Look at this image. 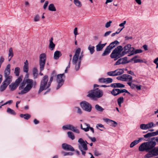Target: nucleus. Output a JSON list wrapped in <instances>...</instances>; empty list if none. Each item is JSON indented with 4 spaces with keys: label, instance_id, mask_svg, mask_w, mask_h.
<instances>
[{
    "label": "nucleus",
    "instance_id": "obj_6",
    "mask_svg": "<svg viewBox=\"0 0 158 158\" xmlns=\"http://www.w3.org/2000/svg\"><path fill=\"white\" fill-rule=\"evenodd\" d=\"M103 94L102 91L98 88L89 91L87 96L94 99L102 97Z\"/></svg>",
    "mask_w": 158,
    "mask_h": 158
},
{
    "label": "nucleus",
    "instance_id": "obj_26",
    "mask_svg": "<svg viewBox=\"0 0 158 158\" xmlns=\"http://www.w3.org/2000/svg\"><path fill=\"white\" fill-rule=\"evenodd\" d=\"M98 81L101 83L108 84L109 83V78H101L98 79Z\"/></svg>",
    "mask_w": 158,
    "mask_h": 158
},
{
    "label": "nucleus",
    "instance_id": "obj_42",
    "mask_svg": "<svg viewBox=\"0 0 158 158\" xmlns=\"http://www.w3.org/2000/svg\"><path fill=\"white\" fill-rule=\"evenodd\" d=\"M20 72V69L19 67H16L15 69L14 73L16 76H19Z\"/></svg>",
    "mask_w": 158,
    "mask_h": 158
},
{
    "label": "nucleus",
    "instance_id": "obj_47",
    "mask_svg": "<svg viewBox=\"0 0 158 158\" xmlns=\"http://www.w3.org/2000/svg\"><path fill=\"white\" fill-rule=\"evenodd\" d=\"M74 109L77 111L78 114H81L82 113V110L79 107H74Z\"/></svg>",
    "mask_w": 158,
    "mask_h": 158
},
{
    "label": "nucleus",
    "instance_id": "obj_4",
    "mask_svg": "<svg viewBox=\"0 0 158 158\" xmlns=\"http://www.w3.org/2000/svg\"><path fill=\"white\" fill-rule=\"evenodd\" d=\"M123 48L121 46H118L112 52L110 56L112 58H114V60H116L118 58L124 56L123 53Z\"/></svg>",
    "mask_w": 158,
    "mask_h": 158
},
{
    "label": "nucleus",
    "instance_id": "obj_58",
    "mask_svg": "<svg viewBox=\"0 0 158 158\" xmlns=\"http://www.w3.org/2000/svg\"><path fill=\"white\" fill-rule=\"evenodd\" d=\"M123 74L121 76L118 77L117 78V79L123 81Z\"/></svg>",
    "mask_w": 158,
    "mask_h": 158
},
{
    "label": "nucleus",
    "instance_id": "obj_61",
    "mask_svg": "<svg viewBox=\"0 0 158 158\" xmlns=\"http://www.w3.org/2000/svg\"><path fill=\"white\" fill-rule=\"evenodd\" d=\"M4 59L3 56H1L0 57V63L2 64L4 61Z\"/></svg>",
    "mask_w": 158,
    "mask_h": 158
},
{
    "label": "nucleus",
    "instance_id": "obj_31",
    "mask_svg": "<svg viewBox=\"0 0 158 158\" xmlns=\"http://www.w3.org/2000/svg\"><path fill=\"white\" fill-rule=\"evenodd\" d=\"M88 49L89 51L91 54H92L94 52L95 47L94 46L89 45L88 47Z\"/></svg>",
    "mask_w": 158,
    "mask_h": 158
},
{
    "label": "nucleus",
    "instance_id": "obj_48",
    "mask_svg": "<svg viewBox=\"0 0 158 158\" xmlns=\"http://www.w3.org/2000/svg\"><path fill=\"white\" fill-rule=\"evenodd\" d=\"M109 54V46L107 47L106 48L104 51L102 55V56H105L106 55H108Z\"/></svg>",
    "mask_w": 158,
    "mask_h": 158
},
{
    "label": "nucleus",
    "instance_id": "obj_5",
    "mask_svg": "<svg viewBox=\"0 0 158 158\" xmlns=\"http://www.w3.org/2000/svg\"><path fill=\"white\" fill-rule=\"evenodd\" d=\"M50 85H51L48 82V76L45 75L41 80L38 93L40 94L44 90L46 89L50 86Z\"/></svg>",
    "mask_w": 158,
    "mask_h": 158
},
{
    "label": "nucleus",
    "instance_id": "obj_9",
    "mask_svg": "<svg viewBox=\"0 0 158 158\" xmlns=\"http://www.w3.org/2000/svg\"><path fill=\"white\" fill-rule=\"evenodd\" d=\"M23 77L20 76L15 80V82L12 83L9 85V88L11 91L15 90L20 84L22 81Z\"/></svg>",
    "mask_w": 158,
    "mask_h": 158
},
{
    "label": "nucleus",
    "instance_id": "obj_12",
    "mask_svg": "<svg viewBox=\"0 0 158 158\" xmlns=\"http://www.w3.org/2000/svg\"><path fill=\"white\" fill-rule=\"evenodd\" d=\"M62 129L64 130H69L73 131V132L77 133H79V130L73 125L69 124L64 125L62 127Z\"/></svg>",
    "mask_w": 158,
    "mask_h": 158
},
{
    "label": "nucleus",
    "instance_id": "obj_60",
    "mask_svg": "<svg viewBox=\"0 0 158 158\" xmlns=\"http://www.w3.org/2000/svg\"><path fill=\"white\" fill-rule=\"evenodd\" d=\"M89 138L93 142H95L96 140V138L94 137H89Z\"/></svg>",
    "mask_w": 158,
    "mask_h": 158
},
{
    "label": "nucleus",
    "instance_id": "obj_24",
    "mask_svg": "<svg viewBox=\"0 0 158 158\" xmlns=\"http://www.w3.org/2000/svg\"><path fill=\"white\" fill-rule=\"evenodd\" d=\"M24 64L23 71L24 72L27 73L28 71V63L27 60L25 61Z\"/></svg>",
    "mask_w": 158,
    "mask_h": 158
},
{
    "label": "nucleus",
    "instance_id": "obj_37",
    "mask_svg": "<svg viewBox=\"0 0 158 158\" xmlns=\"http://www.w3.org/2000/svg\"><path fill=\"white\" fill-rule=\"evenodd\" d=\"M147 130L152 128L155 126L154 123L151 122L146 124Z\"/></svg>",
    "mask_w": 158,
    "mask_h": 158
},
{
    "label": "nucleus",
    "instance_id": "obj_22",
    "mask_svg": "<svg viewBox=\"0 0 158 158\" xmlns=\"http://www.w3.org/2000/svg\"><path fill=\"white\" fill-rule=\"evenodd\" d=\"M10 64H7L4 71L5 77L10 76Z\"/></svg>",
    "mask_w": 158,
    "mask_h": 158
},
{
    "label": "nucleus",
    "instance_id": "obj_32",
    "mask_svg": "<svg viewBox=\"0 0 158 158\" xmlns=\"http://www.w3.org/2000/svg\"><path fill=\"white\" fill-rule=\"evenodd\" d=\"M56 76V72L55 71H53L51 75V76L49 80V81H48V82L50 83V84L51 85V83L54 77H55Z\"/></svg>",
    "mask_w": 158,
    "mask_h": 158
},
{
    "label": "nucleus",
    "instance_id": "obj_19",
    "mask_svg": "<svg viewBox=\"0 0 158 158\" xmlns=\"http://www.w3.org/2000/svg\"><path fill=\"white\" fill-rule=\"evenodd\" d=\"M123 81L130 82L132 81V77L130 75L127 74H123Z\"/></svg>",
    "mask_w": 158,
    "mask_h": 158
},
{
    "label": "nucleus",
    "instance_id": "obj_10",
    "mask_svg": "<svg viewBox=\"0 0 158 158\" xmlns=\"http://www.w3.org/2000/svg\"><path fill=\"white\" fill-rule=\"evenodd\" d=\"M80 106L82 109L86 111L89 112L92 110V106L88 102L84 101L81 102L80 104Z\"/></svg>",
    "mask_w": 158,
    "mask_h": 158
},
{
    "label": "nucleus",
    "instance_id": "obj_21",
    "mask_svg": "<svg viewBox=\"0 0 158 158\" xmlns=\"http://www.w3.org/2000/svg\"><path fill=\"white\" fill-rule=\"evenodd\" d=\"M143 139V138H138V139L137 140H135L133 142H132L130 145V147L131 148H132L134 147L139 142H140Z\"/></svg>",
    "mask_w": 158,
    "mask_h": 158
},
{
    "label": "nucleus",
    "instance_id": "obj_40",
    "mask_svg": "<svg viewBox=\"0 0 158 158\" xmlns=\"http://www.w3.org/2000/svg\"><path fill=\"white\" fill-rule=\"evenodd\" d=\"M20 116L21 118H24V119L27 120L30 118L31 116L28 114H21L20 115Z\"/></svg>",
    "mask_w": 158,
    "mask_h": 158
},
{
    "label": "nucleus",
    "instance_id": "obj_36",
    "mask_svg": "<svg viewBox=\"0 0 158 158\" xmlns=\"http://www.w3.org/2000/svg\"><path fill=\"white\" fill-rule=\"evenodd\" d=\"M34 78H37L38 76V70L36 68H34L32 70Z\"/></svg>",
    "mask_w": 158,
    "mask_h": 158
},
{
    "label": "nucleus",
    "instance_id": "obj_50",
    "mask_svg": "<svg viewBox=\"0 0 158 158\" xmlns=\"http://www.w3.org/2000/svg\"><path fill=\"white\" fill-rule=\"evenodd\" d=\"M126 23V21H124L122 23H121L119 24V26L120 27H122V28L119 31L120 32L124 27V25Z\"/></svg>",
    "mask_w": 158,
    "mask_h": 158
},
{
    "label": "nucleus",
    "instance_id": "obj_39",
    "mask_svg": "<svg viewBox=\"0 0 158 158\" xmlns=\"http://www.w3.org/2000/svg\"><path fill=\"white\" fill-rule=\"evenodd\" d=\"M124 99L123 97H121L118 98L117 100L118 103L120 107L121 106V104L123 102Z\"/></svg>",
    "mask_w": 158,
    "mask_h": 158
},
{
    "label": "nucleus",
    "instance_id": "obj_56",
    "mask_svg": "<svg viewBox=\"0 0 158 158\" xmlns=\"http://www.w3.org/2000/svg\"><path fill=\"white\" fill-rule=\"evenodd\" d=\"M48 4V1H46L45 2L43 6V8L44 9H45L46 8Z\"/></svg>",
    "mask_w": 158,
    "mask_h": 158
},
{
    "label": "nucleus",
    "instance_id": "obj_20",
    "mask_svg": "<svg viewBox=\"0 0 158 158\" xmlns=\"http://www.w3.org/2000/svg\"><path fill=\"white\" fill-rule=\"evenodd\" d=\"M101 41H100L96 46V50L97 51H101L106 44V43L101 44Z\"/></svg>",
    "mask_w": 158,
    "mask_h": 158
},
{
    "label": "nucleus",
    "instance_id": "obj_41",
    "mask_svg": "<svg viewBox=\"0 0 158 158\" xmlns=\"http://www.w3.org/2000/svg\"><path fill=\"white\" fill-rule=\"evenodd\" d=\"M68 136L72 140H73L75 138V137L73 133L70 131H68L67 132Z\"/></svg>",
    "mask_w": 158,
    "mask_h": 158
},
{
    "label": "nucleus",
    "instance_id": "obj_11",
    "mask_svg": "<svg viewBox=\"0 0 158 158\" xmlns=\"http://www.w3.org/2000/svg\"><path fill=\"white\" fill-rule=\"evenodd\" d=\"M46 55L44 53H42L40 56L39 64L41 71L44 70L46 62Z\"/></svg>",
    "mask_w": 158,
    "mask_h": 158
},
{
    "label": "nucleus",
    "instance_id": "obj_33",
    "mask_svg": "<svg viewBox=\"0 0 158 158\" xmlns=\"http://www.w3.org/2000/svg\"><path fill=\"white\" fill-rule=\"evenodd\" d=\"M8 85L6 84L5 83L3 82L2 84L0 87V91L1 92H2L4 91Z\"/></svg>",
    "mask_w": 158,
    "mask_h": 158
},
{
    "label": "nucleus",
    "instance_id": "obj_34",
    "mask_svg": "<svg viewBox=\"0 0 158 158\" xmlns=\"http://www.w3.org/2000/svg\"><path fill=\"white\" fill-rule=\"evenodd\" d=\"M48 10L52 11H55L56 10V8L53 4H51L49 5Z\"/></svg>",
    "mask_w": 158,
    "mask_h": 158
},
{
    "label": "nucleus",
    "instance_id": "obj_38",
    "mask_svg": "<svg viewBox=\"0 0 158 158\" xmlns=\"http://www.w3.org/2000/svg\"><path fill=\"white\" fill-rule=\"evenodd\" d=\"M95 108L97 111L99 112H102L104 110L101 106L98 104H97L95 106Z\"/></svg>",
    "mask_w": 158,
    "mask_h": 158
},
{
    "label": "nucleus",
    "instance_id": "obj_8",
    "mask_svg": "<svg viewBox=\"0 0 158 158\" xmlns=\"http://www.w3.org/2000/svg\"><path fill=\"white\" fill-rule=\"evenodd\" d=\"M65 78V76L64 73L57 75L56 80V82L57 83L56 89H59L64 84Z\"/></svg>",
    "mask_w": 158,
    "mask_h": 158
},
{
    "label": "nucleus",
    "instance_id": "obj_30",
    "mask_svg": "<svg viewBox=\"0 0 158 158\" xmlns=\"http://www.w3.org/2000/svg\"><path fill=\"white\" fill-rule=\"evenodd\" d=\"M132 52H132V53L131 54H130L128 55V56H131L135 54L141 53L142 51L141 49H138L135 50L134 48Z\"/></svg>",
    "mask_w": 158,
    "mask_h": 158
},
{
    "label": "nucleus",
    "instance_id": "obj_23",
    "mask_svg": "<svg viewBox=\"0 0 158 158\" xmlns=\"http://www.w3.org/2000/svg\"><path fill=\"white\" fill-rule=\"evenodd\" d=\"M5 77V80L3 82L8 85L12 81V77L11 76H9Z\"/></svg>",
    "mask_w": 158,
    "mask_h": 158
},
{
    "label": "nucleus",
    "instance_id": "obj_14",
    "mask_svg": "<svg viewBox=\"0 0 158 158\" xmlns=\"http://www.w3.org/2000/svg\"><path fill=\"white\" fill-rule=\"evenodd\" d=\"M84 124L85 126H86V127L83 128V127L82 124H81L80 125V127L81 129L83 130L85 132H87L89 131V130L90 129L93 133H94V130L93 128L91 127H90V125L89 124L87 123H84Z\"/></svg>",
    "mask_w": 158,
    "mask_h": 158
},
{
    "label": "nucleus",
    "instance_id": "obj_51",
    "mask_svg": "<svg viewBox=\"0 0 158 158\" xmlns=\"http://www.w3.org/2000/svg\"><path fill=\"white\" fill-rule=\"evenodd\" d=\"M132 82H133V81H131L130 82H127V84L131 87V89H134L135 88L136 86V85H135V84H132Z\"/></svg>",
    "mask_w": 158,
    "mask_h": 158
},
{
    "label": "nucleus",
    "instance_id": "obj_2",
    "mask_svg": "<svg viewBox=\"0 0 158 158\" xmlns=\"http://www.w3.org/2000/svg\"><path fill=\"white\" fill-rule=\"evenodd\" d=\"M34 81L30 79H27L24 80L20 85L19 89L21 90L18 92V94L23 95L29 92L32 88L34 85Z\"/></svg>",
    "mask_w": 158,
    "mask_h": 158
},
{
    "label": "nucleus",
    "instance_id": "obj_44",
    "mask_svg": "<svg viewBox=\"0 0 158 158\" xmlns=\"http://www.w3.org/2000/svg\"><path fill=\"white\" fill-rule=\"evenodd\" d=\"M7 112L11 114L15 115L16 114V113L15 111L12 109H11L10 108H8L7 110Z\"/></svg>",
    "mask_w": 158,
    "mask_h": 158
},
{
    "label": "nucleus",
    "instance_id": "obj_62",
    "mask_svg": "<svg viewBox=\"0 0 158 158\" xmlns=\"http://www.w3.org/2000/svg\"><path fill=\"white\" fill-rule=\"evenodd\" d=\"M73 153L71 152H66L64 153V156H66V155H73Z\"/></svg>",
    "mask_w": 158,
    "mask_h": 158
},
{
    "label": "nucleus",
    "instance_id": "obj_3",
    "mask_svg": "<svg viewBox=\"0 0 158 158\" xmlns=\"http://www.w3.org/2000/svg\"><path fill=\"white\" fill-rule=\"evenodd\" d=\"M81 51L80 48H77L73 58L72 63L76 71H78L80 68L81 59L83 57L82 54L79 56Z\"/></svg>",
    "mask_w": 158,
    "mask_h": 158
},
{
    "label": "nucleus",
    "instance_id": "obj_35",
    "mask_svg": "<svg viewBox=\"0 0 158 158\" xmlns=\"http://www.w3.org/2000/svg\"><path fill=\"white\" fill-rule=\"evenodd\" d=\"M109 125L113 127H115L118 125L117 123L115 121L109 119Z\"/></svg>",
    "mask_w": 158,
    "mask_h": 158
},
{
    "label": "nucleus",
    "instance_id": "obj_28",
    "mask_svg": "<svg viewBox=\"0 0 158 158\" xmlns=\"http://www.w3.org/2000/svg\"><path fill=\"white\" fill-rule=\"evenodd\" d=\"M61 52L59 51H56L54 53V58L55 59H58L59 57L61 56Z\"/></svg>",
    "mask_w": 158,
    "mask_h": 158
},
{
    "label": "nucleus",
    "instance_id": "obj_1",
    "mask_svg": "<svg viewBox=\"0 0 158 158\" xmlns=\"http://www.w3.org/2000/svg\"><path fill=\"white\" fill-rule=\"evenodd\" d=\"M156 145V142L154 141L144 142L139 146V150L140 152H148L144 156V158L156 156H158V147L154 148Z\"/></svg>",
    "mask_w": 158,
    "mask_h": 158
},
{
    "label": "nucleus",
    "instance_id": "obj_18",
    "mask_svg": "<svg viewBox=\"0 0 158 158\" xmlns=\"http://www.w3.org/2000/svg\"><path fill=\"white\" fill-rule=\"evenodd\" d=\"M158 135V130L153 132H149L147 134L144 135L143 136L145 138H148L151 137L155 136Z\"/></svg>",
    "mask_w": 158,
    "mask_h": 158
},
{
    "label": "nucleus",
    "instance_id": "obj_64",
    "mask_svg": "<svg viewBox=\"0 0 158 158\" xmlns=\"http://www.w3.org/2000/svg\"><path fill=\"white\" fill-rule=\"evenodd\" d=\"M33 122L35 124H37L39 123V121L36 119H35L33 121Z\"/></svg>",
    "mask_w": 158,
    "mask_h": 158
},
{
    "label": "nucleus",
    "instance_id": "obj_52",
    "mask_svg": "<svg viewBox=\"0 0 158 158\" xmlns=\"http://www.w3.org/2000/svg\"><path fill=\"white\" fill-rule=\"evenodd\" d=\"M96 128L98 129H99L101 131H103V130H102V129H100L99 128H104V126L103 125H102L101 124L99 123V124H97V125L96 126Z\"/></svg>",
    "mask_w": 158,
    "mask_h": 158
},
{
    "label": "nucleus",
    "instance_id": "obj_45",
    "mask_svg": "<svg viewBox=\"0 0 158 158\" xmlns=\"http://www.w3.org/2000/svg\"><path fill=\"white\" fill-rule=\"evenodd\" d=\"M74 3L76 6L78 7H81V4L79 0H74Z\"/></svg>",
    "mask_w": 158,
    "mask_h": 158
},
{
    "label": "nucleus",
    "instance_id": "obj_15",
    "mask_svg": "<svg viewBox=\"0 0 158 158\" xmlns=\"http://www.w3.org/2000/svg\"><path fill=\"white\" fill-rule=\"evenodd\" d=\"M124 72V71L122 69H118L115 71L109 72V76H114L120 75Z\"/></svg>",
    "mask_w": 158,
    "mask_h": 158
},
{
    "label": "nucleus",
    "instance_id": "obj_57",
    "mask_svg": "<svg viewBox=\"0 0 158 158\" xmlns=\"http://www.w3.org/2000/svg\"><path fill=\"white\" fill-rule=\"evenodd\" d=\"M143 62L142 60H141L140 59H136L134 60V62L135 63H138V62Z\"/></svg>",
    "mask_w": 158,
    "mask_h": 158
},
{
    "label": "nucleus",
    "instance_id": "obj_49",
    "mask_svg": "<svg viewBox=\"0 0 158 158\" xmlns=\"http://www.w3.org/2000/svg\"><path fill=\"white\" fill-rule=\"evenodd\" d=\"M119 89V94L120 93H123V92H125L126 93L128 94H129V95L131 94L129 92H128L127 90L126 89Z\"/></svg>",
    "mask_w": 158,
    "mask_h": 158
},
{
    "label": "nucleus",
    "instance_id": "obj_63",
    "mask_svg": "<svg viewBox=\"0 0 158 158\" xmlns=\"http://www.w3.org/2000/svg\"><path fill=\"white\" fill-rule=\"evenodd\" d=\"M153 62L156 64H158V57L154 60Z\"/></svg>",
    "mask_w": 158,
    "mask_h": 158
},
{
    "label": "nucleus",
    "instance_id": "obj_59",
    "mask_svg": "<svg viewBox=\"0 0 158 158\" xmlns=\"http://www.w3.org/2000/svg\"><path fill=\"white\" fill-rule=\"evenodd\" d=\"M13 102V101L12 100H9L7 102H6L4 103V104H3V105H5L7 104H10L11 103H12Z\"/></svg>",
    "mask_w": 158,
    "mask_h": 158
},
{
    "label": "nucleus",
    "instance_id": "obj_55",
    "mask_svg": "<svg viewBox=\"0 0 158 158\" xmlns=\"http://www.w3.org/2000/svg\"><path fill=\"white\" fill-rule=\"evenodd\" d=\"M73 32L75 35V37H76V35L78 34L77 33V27H75L74 28Z\"/></svg>",
    "mask_w": 158,
    "mask_h": 158
},
{
    "label": "nucleus",
    "instance_id": "obj_25",
    "mask_svg": "<svg viewBox=\"0 0 158 158\" xmlns=\"http://www.w3.org/2000/svg\"><path fill=\"white\" fill-rule=\"evenodd\" d=\"M110 86L112 87L124 88L125 85L121 83H115L111 84Z\"/></svg>",
    "mask_w": 158,
    "mask_h": 158
},
{
    "label": "nucleus",
    "instance_id": "obj_13",
    "mask_svg": "<svg viewBox=\"0 0 158 158\" xmlns=\"http://www.w3.org/2000/svg\"><path fill=\"white\" fill-rule=\"evenodd\" d=\"M123 53L125 55L128 53H129V54H131L132 53L133 50L134 49V48L131 47V45L130 44H128L126 45L123 48Z\"/></svg>",
    "mask_w": 158,
    "mask_h": 158
},
{
    "label": "nucleus",
    "instance_id": "obj_17",
    "mask_svg": "<svg viewBox=\"0 0 158 158\" xmlns=\"http://www.w3.org/2000/svg\"><path fill=\"white\" fill-rule=\"evenodd\" d=\"M62 147V148L66 150L73 151H74V148L70 145L66 143H63Z\"/></svg>",
    "mask_w": 158,
    "mask_h": 158
},
{
    "label": "nucleus",
    "instance_id": "obj_43",
    "mask_svg": "<svg viewBox=\"0 0 158 158\" xmlns=\"http://www.w3.org/2000/svg\"><path fill=\"white\" fill-rule=\"evenodd\" d=\"M118 89H114L111 92V93L114 96H116L119 94Z\"/></svg>",
    "mask_w": 158,
    "mask_h": 158
},
{
    "label": "nucleus",
    "instance_id": "obj_54",
    "mask_svg": "<svg viewBox=\"0 0 158 158\" xmlns=\"http://www.w3.org/2000/svg\"><path fill=\"white\" fill-rule=\"evenodd\" d=\"M40 16L38 15H35L34 18V21L35 22H38L40 20Z\"/></svg>",
    "mask_w": 158,
    "mask_h": 158
},
{
    "label": "nucleus",
    "instance_id": "obj_27",
    "mask_svg": "<svg viewBox=\"0 0 158 158\" xmlns=\"http://www.w3.org/2000/svg\"><path fill=\"white\" fill-rule=\"evenodd\" d=\"M53 38L51 37L49 41V48L52 50H53L55 46V44L53 42Z\"/></svg>",
    "mask_w": 158,
    "mask_h": 158
},
{
    "label": "nucleus",
    "instance_id": "obj_46",
    "mask_svg": "<svg viewBox=\"0 0 158 158\" xmlns=\"http://www.w3.org/2000/svg\"><path fill=\"white\" fill-rule=\"evenodd\" d=\"M13 55L14 54L12 48H10L9 50V57L12 58L13 56Z\"/></svg>",
    "mask_w": 158,
    "mask_h": 158
},
{
    "label": "nucleus",
    "instance_id": "obj_16",
    "mask_svg": "<svg viewBox=\"0 0 158 158\" xmlns=\"http://www.w3.org/2000/svg\"><path fill=\"white\" fill-rule=\"evenodd\" d=\"M127 58L125 57L123 58L118 59L115 63L114 65H119L121 64H124L127 63Z\"/></svg>",
    "mask_w": 158,
    "mask_h": 158
},
{
    "label": "nucleus",
    "instance_id": "obj_7",
    "mask_svg": "<svg viewBox=\"0 0 158 158\" xmlns=\"http://www.w3.org/2000/svg\"><path fill=\"white\" fill-rule=\"evenodd\" d=\"M78 142L79 143L78 145V148L81 151V152L83 155H85L86 153L85 151L88 149L87 144L88 142L86 141H84L82 139L80 138L78 140Z\"/></svg>",
    "mask_w": 158,
    "mask_h": 158
},
{
    "label": "nucleus",
    "instance_id": "obj_29",
    "mask_svg": "<svg viewBox=\"0 0 158 158\" xmlns=\"http://www.w3.org/2000/svg\"><path fill=\"white\" fill-rule=\"evenodd\" d=\"M119 44V42L117 40L112 42L109 44V50L113 49L116 46Z\"/></svg>",
    "mask_w": 158,
    "mask_h": 158
},
{
    "label": "nucleus",
    "instance_id": "obj_53",
    "mask_svg": "<svg viewBox=\"0 0 158 158\" xmlns=\"http://www.w3.org/2000/svg\"><path fill=\"white\" fill-rule=\"evenodd\" d=\"M140 128L143 130H147L145 124H142L140 125Z\"/></svg>",
    "mask_w": 158,
    "mask_h": 158
}]
</instances>
